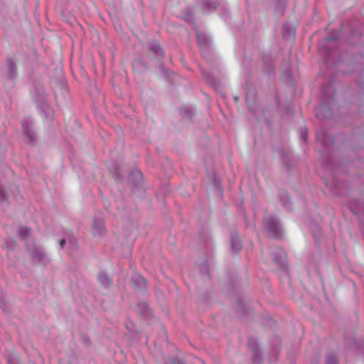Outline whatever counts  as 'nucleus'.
Masks as SVG:
<instances>
[{"mask_svg": "<svg viewBox=\"0 0 364 364\" xmlns=\"http://www.w3.org/2000/svg\"><path fill=\"white\" fill-rule=\"evenodd\" d=\"M26 250L34 265L45 267L50 262V259L46 251L35 242L27 244Z\"/></svg>", "mask_w": 364, "mask_h": 364, "instance_id": "nucleus-1", "label": "nucleus"}, {"mask_svg": "<svg viewBox=\"0 0 364 364\" xmlns=\"http://www.w3.org/2000/svg\"><path fill=\"white\" fill-rule=\"evenodd\" d=\"M263 230L272 238H279L282 235L280 222L272 215H267L263 219Z\"/></svg>", "mask_w": 364, "mask_h": 364, "instance_id": "nucleus-2", "label": "nucleus"}, {"mask_svg": "<svg viewBox=\"0 0 364 364\" xmlns=\"http://www.w3.org/2000/svg\"><path fill=\"white\" fill-rule=\"evenodd\" d=\"M39 112L43 116L50 120H53L54 113L44 96H38L35 100Z\"/></svg>", "mask_w": 364, "mask_h": 364, "instance_id": "nucleus-3", "label": "nucleus"}, {"mask_svg": "<svg viewBox=\"0 0 364 364\" xmlns=\"http://www.w3.org/2000/svg\"><path fill=\"white\" fill-rule=\"evenodd\" d=\"M38 140V134L31 122H24V141L28 145L34 146Z\"/></svg>", "mask_w": 364, "mask_h": 364, "instance_id": "nucleus-4", "label": "nucleus"}, {"mask_svg": "<svg viewBox=\"0 0 364 364\" xmlns=\"http://www.w3.org/2000/svg\"><path fill=\"white\" fill-rule=\"evenodd\" d=\"M105 221L102 218H95L92 225V233L95 237H101L105 233Z\"/></svg>", "mask_w": 364, "mask_h": 364, "instance_id": "nucleus-5", "label": "nucleus"}, {"mask_svg": "<svg viewBox=\"0 0 364 364\" xmlns=\"http://www.w3.org/2000/svg\"><path fill=\"white\" fill-rule=\"evenodd\" d=\"M273 262L281 269L286 268V254L282 249L275 248L273 250Z\"/></svg>", "mask_w": 364, "mask_h": 364, "instance_id": "nucleus-6", "label": "nucleus"}, {"mask_svg": "<svg viewBox=\"0 0 364 364\" xmlns=\"http://www.w3.org/2000/svg\"><path fill=\"white\" fill-rule=\"evenodd\" d=\"M232 306L240 316H244L248 311V305L245 304L243 299L238 296L232 298Z\"/></svg>", "mask_w": 364, "mask_h": 364, "instance_id": "nucleus-7", "label": "nucleus"}, {"mask_svg": "<svg viewBox=\"0 0 364 364\" xmlns=\"http://www.w3.org/2000/svg\"><path fill=\"white\" fill-rule=\"evenodd\" d=\"M16 61L14 55L9 56L6 60V72L10 77H14L17 74Z\"/></svg>", "mask_w": 364, "mask_h": 364, "instance_id": "nucleus-8", "label": "nucleus"}, {"mask_svg": "<svg viewBox=\"0 0 364 364\" xmlns=\"http://www.w3.org/2000/svg\"><path fill=\"white\" fill-rule=\"evenodd\" d=\"M134 289L139 291H144L147 288L146 280L139 274H134L132 278Z\"/></svg>", "mask_w": 364, "mask_h": 364, "instance_id": "nucleus-9", "label": "nucleus"}, {"mask_svg": "<svg viewBox=\"0 0 364 364\" xmlns=\"http://www.w3.org/2000/svg\"><path fill=\"white\" fill-rule=\"evenodd\" d=\"M198 4L203 12L213 11L218 6L217 0H199Z\"/></svg>", "mask_w": 364, "mask_h": 364, "instance_id": "nucleus-10", "label": "nucleus"}, {"mask_svg": "<svg viewBox=\"0 0 364 364\" xmlns=\"http://www.w3.org/2000/svg\"><path fill=\"white\" fill-rule=\"evenodd\" d=\"M107 166L109 170V172L112 173V175L116 180H119L122 178V174L121 172L120 167L117 162H116L114 160H111L108 162Z\"/></svg>", "mask_w": 364, "mask_h": 364, "instance_id": "nucleus-11", "label": "nucleus"}, {"mask_svg": "<svg viewBox=\"0 0 364 364\" xmlns=\"http://www.w3.org/2000/svg\"><path fill=\"white\" fill-rule=\"evenodd\" d=\"M129 182L135 187L140 186L143 181V176L140 171L134 170L129 176Z\"/></svg>", "mask_w": 364, "mask_h": 364, "instance_id": "nucleus-12", "label": "nucleus"}, {"mask_svg": "<svg viewBox=\"0 0 364 364\" xmlns=\"http://www.w3.org/2000/svg\"><path fill=\"white\" fill-rule=\"evenodd\" d=\"M231 250L234 253L239 252L242 249V243L237 233H232L230 237Z\"/></svg>", "mask_w": 364, "mask_h": 364, "instance_id": "nucleus-13", "label": "nucleus"}, {"mask_svg": "<svg viewBox=\"0 0 364 364\" xmlns=\"http://www.w3.org/2000/svg\"><path fill=\"white\" fill-rule=\"evenodd\" d=\"M97 278L100 284L104 287H109L112 285V278L104 271H100L97 275Z\"/></svg>", "mask_w": 364, "mask_h": 364, "instance_id": "nucleus-14", "label": "nucleus"}, {"mask_svg": "<svg viewBox=\"0 0 364 364\" xmlns=\"http://www.w3.org/2000/svg\"><path fill=\"white\" fill-rule=\"evenodd\" d=\"M296 35V30L289 23H285L283 26V36L285 39L294 38Z\"/></svg>", "mask_w": 364, "mask_h": 364, "instance_id": "nucleus-15", "label": "nucleus"}, {"mask_svg": "<svg viewBox=\"0 0 364 364\" xmlns=\"http://www.w3.org/2000/svg\"><path fill=\"white\" fill-rule=\"evenodd\" d=\"M149 50L158 56H163L164 55L162 48L156 41H152L149 44Z\"/></svg>", "mask_w": 364, "mask_h": 364, "instance_id": "nucleus-16", "label": "nucleus"}, {"mask_svg": "<svg viewBox=\"0 0 364 364\" xmlns=\"http://www.w3.org/2000/svg\"><path fill=\"white\" fill-rule=\"evenodd\" d=\"M272 350L275 354L276 358H278L279 350L280 347V340L278 337L274 336L271 340Z\"/></svg>", "mask_w": 364, "mask_h": 364, "instance_id": "nucleus-17", "label": "nucleus"}, {"mask_svg": "<svg viewBox=\"0 0 364 364\" xmlns=\"http://www.w3.org/2000/svg\"><path fill=\"white\" fill-rule=\"evenodd\" d=\"M196 36L198 43L200 47L205 48L208 46L209 40L205 34L197 32Z\"/></svg>", "mask_w": 364, "mask_h": 364, "instance_id": "nucleus-18", "label": "nucleus"}, {"mask_svg": "<svg viewBox=\"0 0 364 364\" xmlns=\"http://www.w3.org/2000/svg\"><path fill=\"white\" fill-rule=\"evenodd\" d=\"M248 346L252 353L260 352L257 341L255 338H250L248 341Z\"/></svg>", "mask_w": 364, "mask_h": 364, "instance_id": "nucleus-19", "label": "nucleus"}, {"mask_svg": "<svg viewBox=\"0 0 364 364\" xmlns=\"http://www.w3.org/2000/svg\"><path fill=\"white\" fill-rule=\"evenodd\" d=\"M138 310L139 313L144 316H148L150 314V309L146 303L141 302L139 303L137 305Z\"/></svg>", "mask_w": 364, "mask_h": 364, "instance_id": "nucleus-20", "label": "nucleus"}, {"mask_svg": "<svg viewBox=\"0 0 364 364\" xmlns=\"http://www.w3.org/2000/svg\"><path fill=\"white\" fill-rule=\"evenodd\" d=\"M338 39V36L336 35H332L331 37L326 38L323 39L322 41L319 43V48L320 49H326L328 50L327 43L333 41H336Z\"/></svg>", "mask_w": 364, "mask_h": 364, "instance_id": "nucleus-21", "label": "nucleus"}, {"mask_svg": "<svg viewBox=\"0 0 364 364\" xmlns=\"http://www.w3.org/2000/svg\"><path fill=\"white\" fill-rule=\"evenodd\" d=\"M326 364H338V357L333 353H328Z\"/></svg>", "mask_w": 364, "mask_h": 364, "instance_id": "nucleus-22", "label": "nucleus"}, {"mask_svg": "<svg viewBox=\"0 0 364 364\" xmlns=\"http://www.w3.org/2000/svg\"><path fill=\"white\" fill-rule=\"evenodd\" d=\"M262 360L263 359L261 352L252 353L253 364H262Z\"/></svg>", "mask_w": 364, "mask_h": 364, "instance_id": "nucleus-23", "label": "nucleus"}, {"mask_svg": "<svg viewBox=\"0 0 364 364\" xmlns=\"http://www.w3.org/2000/svg\"><path fill=\"white\" fill-rule=\"evenodd\" d=\"M186 16H184V19L189 22H193V12L191 9L187 8L184 11Z\"/></svg>", "mask_w": 364, "mask_h": 364, "instance_id": "nucleus-24", "label": "nucleus"}, {"mask_svg": "<svg viewBox=\"0 0 364 364\" xmlns=\"http://www.w3.org/2000/svg\"><path fill=\"white\" fill-rule=\"evenodd\" d=\"M323 114L325 117H328L331 116V112L328 109V106L326 105H322L320 107V113Z\"/></svg>", "mask_w": 364, "mask_h": 364, "instance_id": "nucleus-25", "label": "nucleus"}, {"mask_svg": "<svg viewBox=\"0 0 364 364\" xmlns=\"http://www.w3.org/2000/svg\"><path fill=\"white\" fill-rule=\"evenodd\" d=\"M300 135H301V138L302 139V140L304 142H306L307 140V137H308L307 129L306 128L301 129Z\"/></svg>", "mask_w": 364, "mask_h": 364, "instance_id": "nucleus-26", "label": "nucleus"}, {"mask_svg": "<svg viewBox=\"0 0 364 364\" xmlns=\"http://www.w3.org/2000/svg\"><path fill=\"white\" fill-rule=\"evenodd\" d=\"M183 361L178 358H171L166 364H183Z\"/></svg>", "mask_w": 364, "mask_h": 364, "instance_id": "nucleus-27", "label": "nucleus"}, {"mask_svg": "<svg viewBox=\"0 0 364 364\" xmlns=\"http://www.w3.org/2000/svg\"><path fill=\"white\" fill-rule=\"evenodd\" d=\"M31 230L30 228H24V233H23L24 240H26L27 238L31 237Z\"/></svg>", "mask_w": 364, "mask_h": 364, "instance_id": "nucleus-28", "label": "nucleus"}, {"mask_svg": "<svg viewBox=\"0 0 364 364\" xmlns=\"http://www.w3.org/2000/svg\"><path fill=\"white\" fill-rule=\"evenodd\" d=\"M200 271L201 272H207L208 273V264L206 262H204L202 264H201V267H200Z\"/></svg>", "mask_w": 364, "mask_h": 364, "instance_id": "nucleus-29", "label": "nucleus"}, {"mask_svg": "<svg viewBox=\"0 0 364 364\" xmlns=\"http://www.w3.org/2000/svg\"><path fill=\"white\" fill-rule=\"evenodd\" d=\"M184 110L190 118H191L193 116L194 112L191 109L186 108Z\"/></svg>", "mask_w": 364, "mask_h": 364, "instance_id": "nucleus-30", "label": "nucleus"}, {"mask_svg": "<svg viewBox=\"0 0 364 364\" xmlns=\"http://www.w3.org/2000/svg\"><path fill=\"white\" fill-rule=\"evenodd\" d=\"M82 341L85 345H90V339L88 337L83 336L82 337Z\"/></svg>", "mask_w": 364, "mask_h": 364, "instance_id": "nucleus-31", "label": "nucleus"}, {"mask_svg": "<svg viewBox=\"0 0 364 364\" xmlns=\"http://www.w3.org/2000/svg\"><path fill=\"white\" fill-rule=\"evenodd\" d=\"M66 243V240L65 239H61L60 240V249H63Z\"/></svg>", "mask_w": 364, "mask_h": 364, "instance_id": "nucleus-32", "label": "nucleus"}, {"mask_svg": "<svg viewBox=\"0 0 364 364\" xmlns=\"http://www.w3.org/2000/svg\"><path fill=\"white\" fill-rule=\"evenodd\" d=\"M283 204L287 208H289L290 209L291 208V206L290 205H289L287 203H284L283 202Z\"/></svg>", "mask_w": 364, "mask_h": 364, "instance_id": "nucleus-33", "label": "nucleus"}, {"mask_svg": "<svg viewBox=\"0 0 364 364\" xmlns=\"http://www.w3.org/2000/svg\"><path fill=\"white\" fill-rule=\"evenodd\" d=\"M3 196H4V193L1 190V188H0V198H1L3 197Z\"/></svg>", "mask_w": 364, "mask_h": 364, "instance_id": "nucleus-34", "label": "nucleus"}, {"mask_svg": "<svg viewBox=\"0 0 364 364\" xmlns=\"http://www.w3.org/2000/svg\"><path fill=\"white\" fill-rule=\"evenodd\" d=\"M283 161H285L286 160H287V157H286L284 155L283 156Z\"/></svg>", "mask_w": 364, "mask_h": 364, "instance_id": "nucleus-35", "label": "nucleus"}]
</instances>
